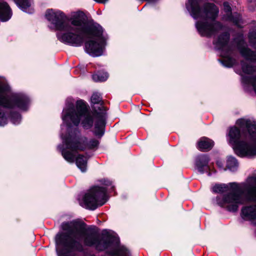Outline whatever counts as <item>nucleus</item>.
<instances>
[{"label":"nucleus","instance_id":"f257e3e1","mask_svg":"<svg viewBox=\"0 0 256 256\" xmlns=\"http://www.w3.org/2000/svg\"><path fill=\"white\" fill-rule=\"evenodd\" d=\"M64 124L61 128L68 132V136L62 135V146H58L64 159L69 163H74L75 152L83 150L86 148H94L98 146V142L92 140L88 142L84 136H80V132L76 128H72V125L77 126L82 120V124L84 128H89L93 124L91 114L88 112L86 104L82 100L76 102L74 100H68L62 112Z\"/></svg>","mask_w":256,"mask_h":256},{"label":"nucleus","instance_id":"f03ea898","mask_svg":"<svg viewBox=\"0 0 256 256\" xmlns=\"http://www.w3.org/2000/svg\"><path fill=\"white\" fill-rule=\"evenodd\" d=\"M62 226L67 234H58L56 236L58 256H68V252L70 250L82 251L83 244L86 246H94L98 250H102L116 240L111 236L99 240L94 234H87L85 224L76 221L63 223Z\"/></svg>","mask_w":256,"mask_h":256},{"label":"nucleus","instance_id":"7ed1b4c3","mask_svg":"<svg viewBox=\"0 0 256 256\" xmlns=\"http://www.w3.org/2000/svg\"><path fill=\"white\" fill-rule=\"evenodd\" d=\"M236 126L230 128L227 140L240 157L256 156V123L247 118L238 119Z\"/></svg>","mask_w":256,"mask_h":256},{"label":"nucleus","instance_id":"20e7f679","mask_svg":"<svg viewBox=\"0 0 256 256\" xmlns=\"http://www.w3.org/2000/svg\"><path fill=\"white\" fill-rule=\"evenodd\" d=\"M186 8L191 16L198 20L196 26L200 35L209 36L222 29V24L216 21L219 10L213 3L204 0H188Z\"/></svg>","mask_w":256,"mask_h":256},{"label":"nucleus","instance_id":"39448f33","mask_svg":"<svg viewBox=\"0 0 256 256\" xmlns=\"http://www.w3.org/2000/svg\"><path fill=\"white\" fill-rule=\"evenodd\" d=\"M46 17L58 31L56 36L58 40L66 44H78L79 37L74 34L86 19L82 12H73L69 20H66V16L62 12L48 10Z\"/></svg>","mask_w":256,"mask_h":256},{"label":"nucleus","instance_id":"423d86ee","mask_svg":"<svg viewBox=\"0 0 256 256\" xmlns=\"http://www.w3.org/2000/svg\"><path fill=\"white\" fill-rule=\"evenodd\" d=\"M79 37L78 44H68L73 46H81L84 38L88 40L85 42L84 50L92 57L100 56L104 54L106 45V39L103 36V30L98 24L88 22L86 18L74 33Z\"/></svg>","mask_w":256,"mask_h":256},{"label":"nucleus","instance_id":"0eeeda50","mask_svg":"<svg viewBox=\"0 0 256 256\" xmlns=\"http://www.w3.org/2000/svg\"><path fill=\"white\" fill-rule=\"evenodd\" d=\"M242 188L244 196L242 194L240 196H228L222 202L219 201L218 204L222 206L226 207L230 211L236 212L240 204L250 202H256L255 204L244 206L242 209V216L256 225V178H248Z\"/></svg>","mask_w":256,"mask_h":256},{"label":"nucleus","instance_id":"6e6552de","mask_svg":"<svg viewBox=\"0 0 256 256\" xmlns=\"http://www.w3.org/2000/svg\"><path fill=\"white\" fill-rule=\"evenodd\" d=\"M11 94V88L7 82L0 77V126L7 123L5 113L2 110L4 108L16 107L20 110H26L29 104L28 98L22 94H12L11 100L8 96Z\"/></svg>","mask_w":256,"mask_h":256},{"label":"nucleus","instance_id":"1a4fd4ad","mask_svg":"<svg viewBox=\"0 0 256 256\" xmlns=\"http://www.w3.org/2000/svg\"><path fill=\"white\" fill-rule=\"evenodd\" d=\"M106 192L104 188L94 186L86 194L80 204L86 208L95 210L106 202Z\"/></svg>","mask_w":256,"mask_h":256},{"label":"nucleus","instance_id":"9d476101","mask_svg":"<svg viewBox=\"0 0 256 256\" xmlns=\"http://www.w3.org/2000/svg\"><path fill=\"white\" fill-rule=\"evenodd\" d=\"M242 184L240 185L238 184L236 182H230L228 184H216L212 188V190L213 192L215 193H223L224 192H230V194L227 196H224L222 198H220L218 197L216 198V202L218 204L222 206L219 204L218 202H222L226 198L230 196L231 198L233 196H240V194H238L237 193L240 191L242 190L243 192V189L242 188Z\"/></svg>","mask_w":256,"mask_h":256},{"label":"nucleus","instance_id":"9b49d317","mask_svg":"<svg viewBox=\"0 0 256 256\" xmlns=\"http://www.w3.org/2000/svg\"><path fill=\"white\" fill-rule=\"evenodd\" d=\"M255 70V68L245 62L242 63V70L236 72L242 76V81L244 85L250 84L256 92V77L252 78L251 74Z\"/></svg>","mask_w":256,"mask_h":256},{"label":"nucleus","instance_id":"f8f14e48","mask_svg":"<svg viewBox=\"0 0 256 256\" xmlns=\"http://www.w3.org/2000/svg\"><path fill=\"white\" fill-rule=\"evenodd\" d=\"M96 124L94 134L96 136H102L104 134V128L106 124V112L102 106L98 107V110H96Z\"/></svg>","mask_w":256,"mask_h":256},{"label":"nucleus","instance_id":"ddd939ff","mask_svg":"<svg viewBox=\"0 0 256 256\" xmlns=\"http://www.w3.org/2000/svg\"><path fill=\"white\" fill-rule=\"evenodd\" d=\"M230 38L229 34L227 33H226L222 36H220L218 40V44L222 47V52H220V55L222 56L224 58V60L222 61V64L226 67H232L234 66L235 63V60L232 58L230 56L229 54H225L224 52V49L225 48V45L227 44Z\"/></svg>","mask_w":256,"mask_h":256},{"label":"nucleus","instance_id":"4468645a","mask_svg":"<svg viewBox=\"0 0 256 256\" xmlns=\"http://www.w3.org/2000/svg\"><path fill=\"white\" fill-rule=\"evenodd\" d=\"M12 16V10L5 2H0V20L2 22L9 20Z\"/></svg>","mask_w":256,"mask_h":256},{"label":"nucleus","instance_id":"2eb2a0df","mask_svg":"<svg viewBox=\"0 0 256 256\" xmlns=\"http://www.w3.org/2000/svg\"><path fill=\"white\" fill-rule=\"evenodd\" d=\"M18 7L24 12L31 14L33 10L31 8V0H14Z\"/></svg>","mask_w":256,"mask_h":256},{"label":"nucleus","instance_id":"dca6fc26","mask_svg":"<svg viewBox=\"0 0 256 256\" xmlns=\"http://www.w3.org/2000/svg\"><path fill=\"white\" fill-rule=\"evenodd\" d=\"M214 145V142L207 138H202L198 142V148L202 150H208L211 149Z\"/></svg>","mask_w":256,"mask_h":256},{"label":"nucleus","instance_id":"f3484780","mask_svg":"<svg viewBox=\"0 0 256 256\" xmlns=\"http://www.w3.org/2000/svg\"><path fill=\"white\" fill-rule=\"evenodd\" d=\"M87 162V158L83 155H78L76 158V165L82 172L86 170Z\"/></svg>","mask_w":256,"mask_h":256},{"label":"nucleus","instance_id":"a211bd4d","mask_svg":"<svg viewBox=\"0 0 256 256\" xmlns=\"http://www.w3.org/2000/svg\"><path fill=\"white\" fill-rule=\"evenodd\" d=\"M209 159L206 155L203 154L197 157L196 160V166L199 171L202 172L204 168L207 166Z\"/></svg>","mask_w":256,"mask_h":256},{"label":"nucleus","instance_id":"6ab92c4d","mask_svg":"<svg viewBox=\"0 0 256 256\" xmlns=\"http://www.w3.org/2000/svg\"><path fill=\"white\" fill-rule=\"evenodd\" d=\"M224 10L226 13L227 15V16L224 18L226 20L232 21L235 24H238L240 20L239 16L236 18H234L232 16L231 8L228 2H224Z\"/></svg>","mask_w":256,"mask_h":256},{"label":"nucleus","instance_id":"aec40b11","mask_svg":"<svg viewBox=\"0 0 256 256\" xmlns=\"http://www.w3.org/2000/svg\"><path fill=\"white\" fill-rule=\"evenodd\" d=\"M238 166L236 160L232 156H228L226 161V168L231 171L235 170Z\"/></svg>","mask_w":256,"mask_h":256},{"label":"nucleus","instance_id":"412c9836","mask_svg":"<svg viewBox=\"0 0 256 256\" xmlns=\"http://www.w3.org/2000/svg\"><path fill=\"white\" fill-rule=\"evenodd\" d=\"M108 74L104 72H100L92 76V79L95 82H104L107 80Z\"/></svg>","mask_w":256,"mask_h":256},{"label":"nucleus","instance_id":"4be33fe9","mask_svg":"<svg viewBox=\"0 0 256 256\" xmlns=\"http://www.w3.org/2000/svg\"><path fill=\"white\" fill-rule=\"evenodd\" d=\"M113 256H130L129 251L124 246H120L114 252Z\"/></svg>","mask_w":256,"mask_h":256},{"label":"nucleus","instance_id":"5701e85b","mask_svg":"<svg viewBox=\"0 0 256 256\" xmlns=\"http://www.w3.org/2000/svg\"><path fill=\"white\" fill-rule=\"evenodd\" d=\"M10 118L12 122L14 124H20L21 121V116L17 113L12 114Z\"/></svg>","mask_w":256,"mask_h":256},{"label":"nucleus","instance_id":"b1692460","mask_svg":"<svg viewBox=\"0 0 256 256\" xmlns=\"http://www.w3.org/2000/svg\"><path fill=\"white\" fill-rule=\"evenodd\" d=\"M102 98L100 96L97 94H94L91 97L92 102L94 104H98L100 102Z\"/></svg>","mask_w":256,"mask_h":256},{"label":"nucleus","instance_id":"393cba45","mask_svg":"<svg viewBox=\"0 0 256 256\" xmlns=\"http://www.w3.org/2000/svg\"><path fill=\"white\" fill-rule=\"evenodd\" d=\"M248 8L252 11L256 8V0H248Z\"/></svg>","mask_w":256,"mask_h":256},{"label":"nucleus","instance_id":"a878e982","mask_svg":"<svg viewBox=\"0 0 256 256\" xmlns=\"http://www.w3.org/2000/svg\"><path fill=\"white\" fill-rule=\"evenodd\" d=\"M249 38L252 43L254 42V40L255 44H256V32H255L254 34L250 33L249 35Z\"/></svg>","mask_w":256,"mask_h":256},{"label":"nucleus","instance_id":"bb28decb","mask_svg":"<svg viewBox=\"0 0 256 256\" xmlns=\"http://www.w3.org/2000/svg\"><path fill=\"white\" fill-rule=\"evenodd\" d=\"M94 0L96 2H100V3H105L108 0Z\"/></svg>","mask_w":256,"mask_h":256},{"label":"nucleus","instance_id":"cd10ccee","mask_svg":"<svg viewBox=\"0 0 256 256\" xmlns=\"http://www.w3.org/2000/svg\"><path fill=\"white\" fill-rule=\"evenodd\" d=\"M240 43H242V44H244V42L243 41H240Z\"/></svg>","mask_w":256,"mask_h":256},{"label":"nucleus","instance_id":"c85d7f7f","mask_svg":"<svg viewBox=\"0 0 256 256\" xmlns=\"http://www.w3.org/2000/svg\"><path fill=\"white\" fill-rule=\"evenodd\" d=\"M218 164L219 166H220V164H219V162H218Z\"/></svg>","mask_w":256,"mask_h":256}]
</instances>
